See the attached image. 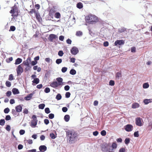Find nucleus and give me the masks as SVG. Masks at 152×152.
Listing matches in <instances>:
<instances>
[{"label": "nucleus", "instance_id": "nucleus-23", "mask_svg": "<svg viewBox=\"0 0 152 152\" xmlns=\"http://www.w3.org/2000/svg\"><path fill=\"white\" fill-rule=\"evenodd\" d=\"M64 119L66 122H68L70 119V116L68 115H65Z\"/></svg>", "mask_w": 152, "mask_h": 152}, {"label": "nucleus", "instance_id": "nucleus-38", "mask_svg": "<svg viewBox=\"0 0 152 152\" xmlns=\"http://www.w3.org/2000/svg\"><path fill=\"white\" fill-rule=\"evenodd\" d=\"M45 112L47 114H48L50 113V110L49 108L48 107L46 108L45 109Z\"/></svg>", "mask_w": 152, "mask_h": 152}, {"label": "nucleus", "instance_id": "nucleus-24", "mask_svg": "<svg viewBox=\"0 0 152 152\" xmlns=\"http://www.w3.org/2000/svg\"><path fill=\"white\" fill-rule=\"evenodd\" d=\"M39 80L38 78H35L34 79V80L32 81V82L33 83H35L36 84L39 83Z\"/></svg>", "mask_w": 152, "mask_h": 152}, {"label": "nucleus", "instance_id": "nucleus-57", "mask_svg": "<svg viewBox=\"0 0 152 152\" xmlns=\"http://www.w3.org/2000/svg\"><path fill=\"white\" fill-rule=\"evenodd\" d=\"M6 129L7 131H10L11 129L10 126L8 125H7L6 127Z\"/></svg>", "mask_w": 152, "mask_h": 152}, {"label": "nucleus", "instance_id": "nucleus-15", "mask_svg": "<svg viewBox=\"0 0 152 152\" xmlns=\"http://www.w3.org/2000/svg\"><path fill=\"white\" fill-rule=\"evenodd\" d=\"M16 111L17 112H20L22 111V108L20 105L17 106L15 108Z\"/></svg>", "mask_w": 152, "mask_h": 152}, {"label": "nucleus", "instance_id": "nucleus-9", "mask_svg": "<svg viewBox=\"0 0 152 152\" xmlns=\"http://www.w3.org/2000/svg\"><path fill=\"white\" fill-rule=\"evenodd\" d=\"M56 79L58 82L57 83L59 86L64 84V83L63 82V79L62 78L58 77Z\"/></svg>", "mask_w": 152, "mask_h": 152}, {"label": "nucleus", "instance_id": "nucleus-2", "mask_svg": "<svg viewBox=\"0 0 152 152\" xmlns=\"http://www.w3.org/2000/svg\"><path fill=\"white\" fill-rule=\"evenodd\" d=\"M86 19L88 22L90 23H94L98 20V19L97 17L95 15H90L86 17Z\"/></svg>", "mask_w": 152, "mask_h": 152}, {"label": "nucleus", "instance_id": "nucleus-48", "mask_svg": "<svg viewBox=\"0 0 152 152\" xmlns=\"http://www.w3.org/2000/svg\"><path fill=\"white\" fill-rule=\"evenodd\" d=\"M67 68L66 67H63L62 68L61 71L63 73L65 72L66 71Z\"/></svg>", "mask_w": 152, "mask_h": 152}, {"label": "nucleus", "instance_id": "nucleus-51", "mask_svg": "<svg viewBox=\"0 0 152 152\" xmlns=\"http://www.w3.org/2000/svg\"><path fill=\"white\" fill-rule=\"evenodd\" d=\"M64 90L66 91H68L70 88V87L68 85H66L64 86Z\"/></svg>", "mask_w": 152, "mask_h": 152}, {"label": "nucleus", "instance_id": "nucleus-31", "mask_svg": "<svg viewBox=\"0 0 152 152\" xmlns=\"http://www.w3.org/2000/svg\"><path fill=\"white\" fill-rule=\"evenodd\" d=\"M45 106V104H41L39 105L38 107L39 109H43L44 108Z\"/></svg>", "mask_w": 152, "mask_h": 152}, {"label": "nucleus", "instance_id": "nucleus-34", "mask_svg": "<svg viewBox=\"0 0 152 152\" xmlns=\"http://www.w3.org/2000/svg\"><path fill=\"white\" fill-rule=\"evenodd\" d=\"M62 62V59L60 58L57 59L56 61V63L58 64H60Z\"/></svg>", "mask_w": 152, "mask_h": 152}, {"label": "nucleus", "instance_id": "nucleus-58", "mask_svg": "<svg viewBox=\"0 0 152 152\" xmlns=\"http://www.w3.org/2000/svg\"><path fill=\"white\" fill-rule=\"evenodd\" d=\"M44 122L45 124L48 125L49 123V121L48 119H45L44 120Z\"/></svg>", "mask_w": 152, "mask_h": 152}, {"label": "nucleus", "instance_id": "nucleus-27", "mask_svg": "<svg viewBox=\"0 0 152 152\" xmlns=\"http://www.w3.org/2000/svg\"><path fill=\"white\" fill-rule=\"evenodd\" d=\"M70 74L72 75H74L76 74V70L74 69H71L70 71Z\"/></svg>", "mask_w": 152, "mask_h": 152}, {"label": "nucleus", "instance_id": "nucleus-5", "mask_svg": "<svg viewBox=\"0 0 152 152\" xmlns=\"http://www.w3.org/2000/svg\"><path fill=\"white\" fill-rule=\"evenodd\" d=\"M18 76L20 75L23 72V69L21 66V64L19 65L16 69Z\"/></svg>", "mask_w": 152, "mask_h": 152}, {"label": "nucleus", "instance_id": "nucleus-54", "mask_svg": "<svg viewBox=\"0 0 152 152\" xmlns=\"http://www.w3.org/2000/svg\"><path fill=\"white\" fill-rule=\"evenodd\" d=\"M15 29V27L14 26H11L10 27V30L12 31H14Z\"/></svg>", "mask_w": 152, "mask_h": 152}, {"label": "nucleus", "instance_id": "nucleus-40", "mask_svg": "<svg viewBox=\"0 0 152 152\" xmlns=\"http://www.w3.org/2000/svg\"><path fill=\"white\" fill-rule=\"evenodd\" d=\"M130 140L129 138H126L125 140V143L126 144H128L130 142Z\"/></svg>", "mask_w": 152, "mask_h": 152}, {"label": "nucleus", "instance_id": "nucleus-20", "mask_svg": "<svg viewBox=\"0 0 152 152\" xmlns=\"http://www.w3.org/2000/svg\"><path fill=\"white\" fill-rule=\"evenodd\" d=\"M13 94L14 95L17 94L19 93V92L18 89L16 88H13L12 90Z\"/></svg>", "mask_w": 152, "mask_h": 152}, {"label": "nucleus", "instance_id": "nucleus-64", "mask_svg": "<svg viewBox=\"0 0 152 152\" xmlns=\"http://www.w3.org/2000/svg\"><path fill=\"white\" fill-rule=\"evenodd\" d=\"M66 43L69 44H71L72 43V41L71 39H68L66 41Z\"/></svg>", "mask_w": 152, "mask_h": 152}, {"label": "nucleus", "instance_id": "nucleus-42", "mask_svg": "<svg viewBox=\"0 0 152 152\" xmlns=\"http://www.w3.org/2000/svg\"><path fill=\"white\" fill-rule=\"evenodd\" d=\"M50 89L49 88L46 87L44 90V91L46 93H48L50 92Z\"/></svg>", "mask_w": 152, "mask_h": 152}, {"label": "nucleus", "instance_id": "nucleus-26", "mask_svg": "<svg viewBox=\"0 0 152 152\" xmlns=\"http://www.w3.org/2000/svg\"><path fill=\"white\" fill-rule=\"evenodd\" d=\"M149 86V84L148 83H145L143 84V88H147Z\"/></svg>", "mask_w": 152, "mask_h": 152}, {"label": "nucleus", "instance_id": "nucleus-13", "mask_svg": "<svg viewBox=\"0 0 152 152\" xmlns=\"http://www.w3.org/2000/svg\"><path fill=\"white\" fill-rule=\"evenodd\" d=\"M39 151L42 152H44L47 150L46 147L44 145H41L39 147Z\"/></svg>", "mask_w": 152, "mask_h": 152}, {"label": "nucleus", "instance_id": "nucleus-11", "mask_svg": "<svg viewBox=\"0 0 152 152\" xmlns=\"http://www.w3.org/2000/svg\"><path fill=\"white\" fill-rule=\"evenodd\" d=\"M56 38L57 36L56 35L54 34H51L49 35V40L52 42L54 39Z\"/></svg>", "mask_w": 152, "mask_h": 152}, {"label": "nucleus", "instance_id": "nucleus-61", "mask_svg": "<svg viewBox=\"0 0 152 152\" xmlns=\"http://www.w3.org/2000/svg\"><path fill=\"white\" fill-rule=\"evenodd\" d=\"M25 133V131L23 130H20L19 132V133L20 135H23Z\"/></svg>", "mask_w": 152, "mask_h": 152}, {"label": "nucleus", "instance_id": "nucleus-25", "mask_svg": "<svg viewBox=\"0 0 152 152\" xmlns=\"http://www.w3.org/2000/svg\"><path fill=\"white\" fill-rule=\"evenodd\" d=\"M55 17L56 18H60L61 17V14L59 12H57L55 14Z\"/></svg>", "mask_w": 152, "mask_h": 152}, {"label": "nucleus", "instance_id": "nucleus-52", "mask_svg": "<svg viewBox=\"0 0 152 152\" xmlns=\"http://www.w3.org/2000/svg\"><path fill=\"white\" fill-rule=\"evenodd\" d=\"M11 118L10 115H8L6 116L5 117V119L7 121H8L11 120Z\"/></svg>", "mask_w": 152, "mask_h": 152}, {"label": "nucleus", "instance_id": "nucleus-35", "mask_svg": "<svg viewBox=\"0 0 152 152\" xmlns=\"http://www.w3.org/2000/svg\"><path fill=\"white\" fill-rule=\"evenodd\" d=\"M126 30V29L124 28H121L119 29L118 32L120 33H122L124 32Z\"/></svg>", "mask_w": 152, "mask_h": 152}, {"label": "nucleus", "instance_id": "nucleus-6", "mask_svg": "<svg viewBox=\"0 0 152 152\" xmlns=\"http://www.w3.org/2000/svg\"><path fill=\"white\" fill-rule=\"evenodd\" d=\"M136 124V125L139 126H141L142 125V120L141 118H137L135 120Z\"/></svg>", "mask_w": 152, "mask_h": 152}, {"label": "nucleus", "instance_id": "nucleus-22", "mask_svg": "<svg viewBox=\"0 0 152 152\" xmlns=\"http://www.w3.org/2000/svg\"><path fill=\"white\" fill-rule=\"evenodd\" d=\"M83 7V4L81 2H78L77 4V7L79 9H80L82 8Z\"/></svg>", "mask_w": 152, "mask_h": 152}, {"label": "nucleus", "instance_id": "nucleus-33", "mask_svg": "<svg viewBox=\"0 0 152 152\" xmlns=\"http://www.w3.org/2000/svg\"><path fill=\"white\" fill-rule=\"evenodd\" d=\"M5 123V120L4 119H2L0 120V125L3 126L4 125Z\"/></svg>", "mask_w": 152, "mask_h": 152}, {"label": "nucleus", "instance_id": "nucleus-12", "mask_svg": "<svg viewBox=\"0 0 152 152\" xmlns=\"http://www.w3.org/2000/svg\"><path fill=\"white\" fill-rule=\"evenodd\" d=\"M55 12V8H52L49 11V15L52 18L53 16V15Z\"/></svg>", "mask_w": 152, "mask_h": 152}, {"label": "nucleus", "instance_id": "nucleus-1", "mask_svg": "<svg viewBox=\"0 0 152 152\" xmlns=\"http://www.w3.org/2000/svg\"><path fill=\"white\" fill-rule=\"evenodd\" d=\"M67 140L69 143L72 144L77 140V134L74 131H68L66 132Z\"/></svg>", "mask_w": 152, "mask_h": 152}, {"label": "nucleus", "instance_id": "nucleus-53", "mask_svg": "<svg viewBox=\"0 0 152 152\" xmlns=\"http://www.w3.org/2000/svg\"><path fill=\"white\" fill-rule=\"evenodd\" d=\"M11 94L12 92L10 91H8L6 93L7 96L8 97L11 96Z\"/></svg>", "mask_w": 152, "mask_h": 152}, {"label": "nucleus", "instance_id": "nucleus-16", "mask_svg": "<svg viewBox=\"0 0 152 152\" xmlns=\"http://www.w3.org/2000/svg\"><path fill=\"white\" fill-rule=\"evenodd\" d=\"M50 86L53 88H56L58 87L59 85L57 83V82L54 81L51 83Z\"/></svg>", "mask_w": 152, "mask_h": 152}, {"label": "nucleus", "instance_id": "nucleus-45", "mask_svg": "<svg viewBox=\"0 0 152 152\" xmlns=\"http://www.w3.org/2000/svg\"><path fill=\"white\" fill-rule=\"evenodd\" d=\"M101 134L102 136H104L106 135V132L105 130H103L101 132Z\"/></svg>", "mask_w": 152, "mask_h": 152}, {"label": "nucleus", "instance_id": "nucleus-46", "mask_svg": "<svg viewBox=\"0 0 152 152\" xmlns=\"http://www.w3.org/2000/svg\"><path fill=\"white\" fill-rule=\"evenodd\" d=\"M71 94L69 92H67L65 94V96L66 98H68L70 97Z\"/></svg>", "mask_w": 152, "mask_h": 152}, {"label": "nucleus", "instance_id": "nucleus-60", "mask_svg": "<svg viewBox=\"0 0 152 152\" xmlns=\"http://www.w3.org/2000/svg\"><path fill=\"white\" fill-rule=\"evenodd\" d=\"M67 108L66 107H64L62 108V110L64 112H66L67 111Z\"/></svg>", "mask_w": 152, "mask_h": 152}, {"label": "nucleus", "instance_id": "nucleus-41", "mask_svg": "<svg viewBox=\"0 0 152 152\" xmlns=\"http://www.w3.org/2000/svg\"><path fill=\"white\" fill-rule=\"evenodd\" d=\"M14 79L13 76L12 74H11L9 76L8 80H9L11 81Z\"/></svg>", "mask_w": 152, "mask_h": 152}, {"label": "nucleus", "instance_id": "nucleus-56", "mask_svg": "<svg viewBox=\"0 0 152 152\" xmlns=\"http://www.w3.org/2000/svg\"><path fill=\"white\" fill-rule=\"evenodd\" d=\"M75 59L74 58H70V62L73 63L75 62Z\"/></svg>", "mask_w": 152, "mask_h": 152}, {"label": "nucleus", "instance_id": "nucleus-14", "mask_svg": "<svg viewBox=\"0 0 152 152\" xmlns=\"http://www.w3.org/2000/svg\"><path fill=\"white\" fill-rule=\"evenodd\" d=\"M34 94V93L33 92L32 93H31L30 94L28 95L27 96H26L25 97V99L27 101L30 100L31 98Z\"/></svg>", "mask_w": 152, "mask_h": 152}, {"label": "nucleus", "instance_id": "nucleus-30", "mask_svg": "<svg viewBox=\"0 0 152 152\" xmlns=\"http://www.w3.org/2000/svg\"><path fill=\"white\" fill-rule=\"evenodd\" d=\"M61 97H62L61 94H58L56 95V98L58 100H59L61 99Z\"/></svg>", "mask_w": 152, "mask_h": 152}, {"label": "nucleus", "instance_id": "nucleus-59", "mask_svg": "<svg viewBox=\"0 0 152 152\" xmlns=\"http://www.w3.org/2000/svg\"><path fill=\"white\" fill-rule=\"evenodd\" d=\"M18 15V12L15 13V14H12V16L13 17V18H12V19L13 18H14L15 17H17Z\"/></svg>", "mask_w": 152, "mask_h": 152}, {"label": "nucleus", "instance_id": "nucleus-8", "mask_svg": "<svg viewBox=\"0 0 152 152\" xmlns=\"http://www.w3.org/2000/svg\"><path fill=\"white\" fill-rule=\"evenodd\" d=\"M133 128L132 126L130 124H128L125 127V130L127 132H130L132 131Z\"/></svg>", "mask_w": 152, "mask_h": 152}, {"label": "nucleus", "instance_id": "nucleus-32", "mask_svg": "<svg viewBox=\"0 0 152 152\" xmlns=\"http://www.w3.org/2000/svg\"><path fill=\"white\" fill-rule=\"evenodd\" d=\"M82 32L80 31H77L76 35L77 36H80L82 35Z\"/></svg>", "mask_w": 152, "mask_h": 152}, {"label": "nucleus", "instance_id": "nucleus-4", "mask_svg": "<svg viewBox=\"0 0 152 152\" xmlns=\"http://www.w3.org/2000/svg\"><path fill=\"white\" fill-rule=\"evenodd\" d=\"M110 145L105 142H104L102 144L101 146V149L103 152H106L108 151L109 148V147Z\"/></svg>", "mask_w": 152, "mask_h": 152}, {"label": "nucleus", "instance_id": "nucleus-28", "mask_svg": "<svg viewBox=\"0 0 152 152\" xmlns=\"http://www.w3.org/2000/svg\"><path fill=\"white\" fill-rule=\"evenodd\" d=\"M26 67L24 69L25 72H26L27 71L29 70L31 68V67L30 66V64L28 65H26Z\"/></svg>", "mask_w": 152, "mask_h": 152}, {"label": "nucleus", "instance_id": "nucleus-29", "mask_svg": "<svg viewBox=\"0 0 152 152\" xmlns=\"http://www.w3.org/2000/svg\"><path fill=\"white\" fill-rule=\"evenodd\" d=\"M17 12V9H12L10 10V13L12 14H14Z\"/></svg>", "mask_w": 152, "mask_h": 152}, {"label": "nucleus", "instance_id": "nucleus-50", "mask_svg": "<svg viewBox=\"0 0 152 152\" xmlns=\"http://www.w3.org/2000/svg\"><path fill=\"white\" fill-rule=\"evenodd\" d=\"M50 136L51 138L53 139H54L56 138L54 134L53 133H50Z\"/></svg>", "mask_w": 152, "mask_h": 152}, {"label": "nucleus", "instance_id": "nucleus-43", "mask_svg": "<svg viewBox=\"0 0 152 152\" xmlns=\"http://www.w3.org/2000/svg\"><path fill=\"white\" fill-rule=\"evenodd\" d=\"M23 64L25 65H28L30 64V62H29L27 60H26L25 61H24Z\"/></svg>", "mask_w": 152, "mask_h": 152}, {"label": "nucleus", "instance_id": "nucleus-19", "mask_svg": "<svg viewBox=\"0 0 152 152\" xmlns=\"http://www.w3.org/2000/svg\"><path fill=\"white\" fill-rule=\"evenodd\" d=\"M143 102L145 104H147L152 102V99H145L143 100Z\"/></svg>", "mask_w": 152, "mask_h": 152}, {"label": "nucleus", "instance_id": "nucleus-62", "mask_svg": "<svg viewBox=\"0 0 152 152\" xmlns=\"http://www.w3.org/2000/svg\"><path fill=\"white\" fill-rule=\"evenodd\" d=\"M37 63V62L36 61H32L31 62V64L32 66H34Z\"/></svg>", "mask_w": 152, "mask_h": 152}, {"label": "nucleus", "instance_id": "nucleus-55", "mask_svg": "<svg viewBox=\"0 0 152 152\" xmlns=\"http://www.w3.org/2000/svg\"><path fill=\"white\" fill-rule=\"evenodd\" d=\"M139 132L138 131L135 132L134 133V136L135 137H137L139 136Z\"/></svg>", "mask_w": 152, "mask_h": 152}, {"label": "nucleus", "instance_id": "nucleus-18", "mask_svg": "<svg viewBox=\"0 0 152 152\" xmlns=\"http://www.w3.org/2000/svg\"><path fill=\"white\" fill-rule=\"evenodd\" d=\"M139 104L137 103H133L132 104V107L133 109H135L139 107Z\"/></svg>", "mask_w": 152, "mask_h": 152}, {"label": "nucleus", "instance_id": "nucleus-7", "mask_svg": "<svg viewBox=\"0 0 152 152\" xmlns=\"http://www.w3.org/2000/svg\"><path fill=\"white\" fill-rule=\"evenodd\" d=\"M71 53L74 55H76L79 52L78 49L76 47H73L70 50Z\"/></svg>", "mask_w": 152, "mask_h": 152}, {"label": "nucleus", "instance_id": "nucleus-47", "mask_svg": "<svg viewBox=\"0 0 152 152\" xmlns=\"http://www.w3.org/2000/svg\"><path fill=\"white\" fill-rule=\"evenodd\" d=\"M112 147L113 148H116L117 147V145L115 143L113 142L112 144Z\"/></svg>", "mask_w": 152, "mask_h": 152}, {"label": "nucleus", "instance_id": "nucleus-36", "mask_svg": "<svg viewBox=\"0 0 152 152\" xmlns=\"http://www.w3.org/2000/svg\"><path fill=\"white\" fill-rule=\"evenodd\" d=\"M6 86L7 87H10L11 86V83L9 81H7L5 83Z\"/></svg>", "mask_w": 152, "mask_h": 152}, {"label": "nucleus", "instance_id": "nucleus-10", "mask_svg": "<svg viewBox=\"0 0 152 152\" xmlns=\"http://www.w3.org/2000/svg\"><path fill=\"white\" fill-rule=\"evenodd\" d=\"M124 42L123 40H118L115 41V45L117 46L118 45H121L124 44Z\"/></svg>", "mask_w": 152, "mask_h": 152}, {"label": "nucleus", "instance_id": "nucleus-37", "mask_svg": "<svg viewBox=\"0 0 152 152\" xmlns=\"http://www.w3.org/2000/svg\"><path fill=\"white\" fill-rule=\"evenodd\" d=\"M64 53L63 51L60 50L58 51V54L60 56H63Z\"/></svg>", "mask_w": 152, "mask_h": 152}, {"label": "nucleus", "instance_id": "nucleus-44", "mask_svg": "<svg viewBox=\"0 0 152 152\" xmlns=\"http://www.w3.org/2000/svg\"><path fill=\"white\" fill-rule=\"evenodd\" d=\"M10 111V109L7 107L4 109V112L5 113H8Z\"/></svg>", "mask_w": 152, "mask_h": 152}, {"label": "nucleus", "instance_id": "nucleus-21", "mask_svg": "<svg viewBox=\"0 0 152 152\" xmlns=\"http://www.w3.org/2000/svg\"><path fill=\"white\" fill-rule=\"evenodd\" d=\"M22 59L18 58L15 60V64L16 65H17L20 64L22 61Z\"/></svg>", "mask_w": 152, "mask_h": 152}, {"label": "nucleus", "instance_id": "nucleus-63", "mask_svg": "<svg viewBox=\"0 0 152 152\" xmlns=\"http://www.w3.org/2000/svg\"><path fill=\"white\" fill-rule=\"evenodd\" d=\"M64 39V36L61 35L59 37V39L60 40L63 41Z\"/></svg>", "mask_w": 152, "mask_h": 152}, {"label": "nucleus", "instance_id": "nucleus-49", "mask_svg": "<svg viewBox=\"0 0 152 152\" xmlns=\"http://www.w3.org/2000/svg\"><path fill=\"white\" fill-rule=\"evenodd\" d=\"M109 85L111 86L114 85L115 84L114 81L113 80H110L109 82Z\"/></svg>", "mask_w": 152, "mask_h": 152}, {"label": "nucleus", "instance_id": "nucleus-3", "mask_svg": "<svg viewBox=\"0 0 152 152\" xmlns=\"http://www.w3.org/2000/svg\"><path fill=\"white\" fill-rule=\"evenodd\" d=\"M32 118V120L31 122L30 125L32 128H35L36 127L38 121L36 116L34 115H33Z\"/></svg>", "mask_w": 152, "mask_h": 152}, {"label": "nucleus", "instance_id": "nucleus-17", "mask_svg": "<svg viewBox=\"0 0 152 152\" xmlns=\"http://www.w3.org/2000/svg\"><path fill=\"white\" fill-rule=\"evenodd\" d=\"M34 13L37 19L39 21L41 19L39 13L37 12H34Z\"/></svg>", "mask_w": 152, "mask_h": 152}, {"label": "nucleus", "instance_id": "nucleus-39", "mask_svg": "<svg viewBox=\"0 0 152 152\" xmlns=\"http://www.w3.org/2000/svg\"><path fill=\"white\" fill-rule=\"evenodd\" d=\"M54 114L53 113H50L48 115L49 118L50 119H53L54 118Z\"/></svg>", "mask_w": 152, "mask_h": 152}]
</instances>
